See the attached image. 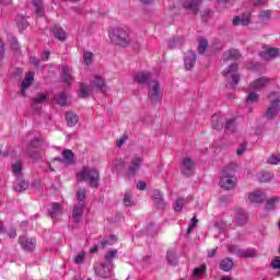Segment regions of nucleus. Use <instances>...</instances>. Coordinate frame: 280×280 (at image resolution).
I'll return each instance as SVG.
<instances>
[{"mask_svg": "<svg viewBox=\"0 0 280 280\" xmlns=\"http://www.w3.org/2000/svg\"><path fill=\"white\" fill-rule=\"evenodd\" d=\"M277 205H280V198L279 197H272L267 201L266 210L272 211Z\"/></svg>", "mask_w": 280, "mask_h": 280, "instance_id": "ea45409f", "label": "nucleus"}, {"mask_svg": "<svg viewBox=\"0 0 280 280\" xmlns=\"http://www.w3.org/2000/svg\"><path fill=\"white\" fill-rule=\"evenodd\" d=\"M83 62H85V65H91L93 62V52L91 51L83 52Z\"/></svg>", "mask_w": 280, "mask_h": 280, "instance_id": "603ef678", "label": "nucleus"}, {"mask_svg": "<svg viewBox=\"0 0 280 280\" xmlns=\"http://www.w3.org/2000/svg\"><path fill=\"white\" fill-rule=\"evenodd\" d=\"M62 156H63L65 163H68L69 165L75 162V154H73V151L69 149H66L62 151Z\"/></svg>", "mask_w": 280, "mask_h": 280, "instance_id": "473e14b6", "label": "nucleus"}, {"mask_svg": "<svg viewBox=\"0 0 280 280\" xmlns=\"http://www.w3.org/2000/svg\"><path fill=\"white\" fill-rule=\"evenodd\" d=\"M30 188V182L27 180H18L14 186L15 191H25V189Z\"/></svg>", "mask_w": 280, "mask_h": 280, "instance_id": "a19ab883", "label": "nucleus"}, {"mask_svg": "<svg viewBox=\"0 0 280 280\" xmlns=\"http://www.w3.org/2000/svg\"><path fill=\"white\" fill-rule=\"evenodd\" d=\"M147 185L145 182H139L137 184V189H140V191H143V189H145Z\"/></svg>", "mask_w": 280, "mask_h": 280, "instance_id": "0e129e2a", "label": "nucleus"}, {"mask_svg": "<svg viewBox=\"0 0 280 280\" xmlns=\"http://www.w3.org/2000/svg\"><path fill=\"white\" fill-rule=\"evenodd\" d=\"M191 224L188 226L187 233H191L195 229H196V224H198V219L196 217H194L191 219Z\"/></svg>", "mask_w": 280, "mask_h": 280, "instance_id": "052dcab7", "label": "nucleus"}, {"mask_svg": "<svg viewBox=\"0 0 280 280\" xmlns=\"http://www.w3.org/2000/svg\"><path fill=\"white\" fill-rule=\"evenodd\" d=\"M12 174L15 175L18 178H21L23 172V163L18 161L11 165Z\"/></svg>", "mask_w": 280, "mask_h": 280, "instance_id": "72a5a7b5", "label": "nucleus"}, {"mask_svg": "<svg viewBox=\"0 0 280 280\" xmlns=\"http://www.w3.org/2000/svg\"><path fill=\"white\" fill-rule=\"evenodd\" d=\"M250 202L259 203L266 200V195L261 190H255L249 195Z\"/></svg>", "mask_w": 280, "mask_h": 280, "instance_id": "a878e982", "label": "nucleus"}, {"mask_svg": "<svg viewBox=\"0 0 280 280\" xmlns=\"http://www.w3.org/2000/svg\"><path fill=\"white\" fill-rule=\"evenodd\" d=\"M270 104L266 112L267 119H276V117L279 116L280 113V100H279V93H272L270 96Z\"/></svg>", "mask_w": 280, "mask_h": 280, "instance_id": "39448f33", "label": "nucleus"}, {"mask_svg": "<svg viewBox=\"0 0 280 280\" xmlns=\"http://www.w3.org/2000/svg\"><path fill=\"white\" fill-rule=\"evenodd\" d=\"M268 165H279L280 164V154H272L267 159Z\"/></svg>", "mask_w": 280, "mask_h": 280, "instance_id": "a18cd8bd", "label": "nucleus"}, {"mask_svg": "<svg viewBox=\"0 0 280 280\" xmlns=\"http://www.w3.org/2000/svg\"><path fill=\"white\" fill-rule=\"evenodd\" d=\"M257 102H259V93L253 90H249V93L246 96L247 106H249V104H257Z\"/></svg>", "mask_w": 280, "mask_h": 280, "instance_id": "2f4dec72", "label": "nucleus"}, {"mask_svg": "<svg viewBox=\"0 0 280 280\" xmlns=\"http://www.w3.org/2000/svg\"><path fill=\"white\" fill-rule=\"evenodd\" d=\"M234 222L237 226H244L248 222V213L244 209H237L234 213Z\"/></svg>", "mask_w": 280, "mask_h": 280, "instance_id": "4468645a", "label": "nucleus"}, {"mask_svg": "<svg viewBox=\"0 0 280 280\" xmlns=\"http://www.w3.org/2000/svg\"><path fill=\"white\" fill-rule=\"evenodd\" d=\"M223 124H224V116H222V114H214L212 116L211 126L213 130H222V128H224Z\"/></svg>", "mask_w": 280, "mask_h": 280, "instance_id": "4be33fe9", "label": "nucleus"}, {"mask_svg": "<svg viewBox=\"0 0 280 280\" xmlns=\"http://www.w3.org/2000/svg\"><path fill=\"white\" fill-rule=\"evenodd\" d=\"M55 102L59 104V106H67V94L60 93L55 96Z\"/></svg>", "mask_w": 280, "mask_h": 280, "instance_id": "c03bdc74", "label": "nucleus"}, {"mask_svg": "<svg viewBox=\"0 0 280 280\" xmlns=\"http://www.w3.org/2000/svg\"><path fill=\"white\" fill-rule=\"evenodd\" d=\"M19 244L23 250H26V253H32V250L36 248V238L21 236L19 238Z\"/></svg>", "mask_w": 280, "mask_h": 280, "instance_id": "9b49d317", "label": "nucleus"}, {"mask_svg": "<svg viewBox=\"0 0 280 280\" xmlns=\"http://www.w3.org/2000/svg\"><path fill=\"white\" fill-rule=\"evenodd\" d=\"M152 81H154V79H152L150 72H139L133 78V82H137V84H150Z\"/></svg>", "mask_w": 280, "mask_h": 280, "instance_id": "f3484780", "label": "nucleus"}, {"mask_svg": "<svg viewBox=\"0 0 280 280\" xmlns=\"http://www.w3.org/2000/svg\"><path fill=\"white\" fill-rule=\"evenodd\" d=\"M52 34L57 40H67V33L62 27L54 26L52 27Z\"/></svg>", "mask_w": 280, "mask_h": 280, "instance_id": "7c9ffc66", "label": "nucleus"}, {"mask_svg": "<svg viewBox=\"0 0 280 280\" xmlns=\"http://www.w3.org/2000/svg\"><path fill=\"white\" fill-rule=\"evenodd\" d=\"M86 257V254H84V252L79 253L75 257H74V264H84V259Z\"/></svg>", "mask_w": 280, "mask_h": 280, "instance_id": "5fc2aeb1", "label": "nucleus"}, {"mask_svg": "<svg viewBox=\"0 0 280 280\" xmlns=\"http://www.w3.org/2000/svg\"><path fill=\"white\" fill-rule=\"evenodd\" d=\"M84 198H86V190L84 188H81L77 191L78 202H83L84 205Z\"/></svg>", "mask_w": 280, "mask_h": 280, "instance_id": "8fccbe9b", "label": "nucleus"}, {"mask_svg": "<svg viewBox=\"0 0 280 280\" xmlns=\"http://www.w3.org/2000/svg\"><path fill=\"white\" fill-rule=\"evenodd\" d=\"M186 202H187V200H185L183 198H178L173 206L174 211H176L177 213H180L183 211V207H185Z\"/></svg>", "mask_w": 280, "mask_h": 280, "instance_id": "79ce46f5", "label": "nucleus"}, {"mask_svg": "<svg viewBox=\"0 0 280 280\" xmlns=\"http://www.w3.org/2000/svg\"><path fill=\"white\" fill-rule=\"evenodd\" d=\"M268 84H270V79L262 77L249 83L248 91H257V93H259V91L265 89V86H268Z\"/></svg>", "mask_w": 280, "mask_h": 280, "instance_id": "f8f14e48", "label": "nucleus"}, {"mask_svg": "<svg viewBox=\"0 0 280 280\" xmlns=\"http://www.w3.org/2000/svg\"><path fill=\"white\" fill-rule=\"evenodd\" d=\"M42 60H44V62H47V60H49V51H44L43 52Z\"/></svg>", "mask_w": 280, "mask_h": 280, "instance_id": "338daca9", "label": "nucleus"}, {"mask_svg": "<svg viewBox=\"0 0 280 280\" xmlns=\"http://www.w3.org/2000/svg\"><path fill=\"white\" fill-rule=\"evenodd\" d=\"M166 260L167 264H170L171 266H176V264H178V259L176 258V252L174 249L167 252Z\"/></svg>", "mask_w": 280, "mask_h": 280, "instance_id": "58836bf2", "label": "nucleus"}, {"mask_svg": "<svg viewBox=\"0 0 280 280\" xmlns=\"http://www.w3.org/2000/svg\"><path fill=\"white\" fill-rule=\"evenodd\" d=\"M212 14L213 13L210 10L202 11L201 12L202 21H209V19H211Z\"/></svg>", "mask_w": 280, "mask_h": 280, "instance_id": "bf43d9fd", "label": "nucleus"}, {"mask_svg": "<svg viewBox=\"0 0 280 280\" xmlns=\"http://www.w3.org/2000/svg\"><path fill=\"white\" fill-rule=\"evenodd\" d=\"M113 266L106 262H102L100 266L95 267V273L102 279H108L113 277Z\"/></svg>", "mask_w": 280, "mask_h": 280, "instance_id": "6e6552de", "label": "nucleus"}, {"mask_svg": "<svg viewBox=\"0 0 280 280\" xmlns=\"http://www.w3.org/2000/svg\"><path fill=\"white\" fill-rule=\"evenodd\" d=\"M40 145V140L38 138H35L34 140L31 141L30 149L26 151V154L31 156V159H38L39 153L38 151H33L35 148H38Z\"/></svg>", "mask_w": 280, "mask_h": 280, "instance_id": "5701e85b", "label": "nucleus"}, {"mask_svg": "<svg viewBox=\"0 0 280 280\" xmlns=\"http://www.w3.org/2000/svg\"><path fill=\"white\" fill-rule=\"evenodd\" d=\"M143 163V159L140 156H135L131 160V163L128 167V175L133 176V174H137V171L141 168V165Z\"/></svg>", "mask_w": 280, "mask_h": 280, "instance_id": "a211bd4d", "label": "nucleus"}, {"mask_svg": "<svg viewBox=\"0 0 280 280\" xmlns=\"http://www.w3.org/2000/svg\"><path fill=\"white\" fill-rule=\"evenodd\" d=\"M208 45H209V42H207V39H201L198 45L199 54H205V51H207Z\"/></svg>", "mask_w": 280, "mask_h": 280, "instance_id": "3c124183", "label": "nucleus"}, {"mask_svg": "<svg viewBox=\"0 0 280 280\" xmlns=\"http://www.w3.org/2000/svg\"><path fill=\"white\" fill-rule=\"evenodd\" d=\"M128 141V135L124 133L122 137H120V139L117 141V147L121 148V145H124V143H126Z\"/></svg>", "mask_w": 280, "mask_h": 280, "instance_id": "680f3d73", "label": "nucleus"}, {"mask_svg": "<svg viewBox=\"0 0 280 280\" xmlns=\"http://www.w3.org/2000/svg\"><path fill=\"white\" fill-rule=\"evenodd\" d=\"M233 259L231 258H225L220 261L219 267L223 272H230V270H233Z\"/></svg>", "mask_w": 280, "mask_h": 280, "instance_id": "c756f323", "label": "nucleus"}, {"mask_svg": "<svg viewBox=\"0 0 280 280\" xmlns=\"http://www.w3.org/2000/svg\"><path fill=\"white\" fill-rule=\"evenodd\" d=\"M225 132H235V120L230 119L225 121Z\"/></svg>", "mask_w": 280, "mask_h": 280, "instance_id": "09e8293b", "label": "nucleus"}, {"mask_svg": "<svg viewBox=\"0 0 280 280\" xmlns=\"http://www.w3.org/2000/svg\"><path fill=\"white\" fill-rule=\"evenodd\" d=\"M195 166L196 163L191 158H184L182 162V174H184V176H191Z\"/></svg>", "mask_w": 280, "mask_h": 280, "instance_id": "ddd939ff", "label": "nucleus"}, {"mask_svg": "<svg viewBox=\"0 0 280 280\" xmlns=\"http://www.w3.org/2000/svg\"><path fill=\"white\" fill-rule=\"evenodd\" d=\"M236 183L237 177H235V167L230 164L223 168L219 185L222 189L229 190L233 189Z\"/></svg>", "mask_w": 280, "mask_h": 280, "instance_id": "20e7f679", "label": "nucleus"}, {"mask_svg": "<svg viewBox=\"0 0 280 280\" xmlns=\"http://www.w3.org/2000/svg\"><path fill=\"white\" fill-rule=\"evenodd\" d=\"M104 259H105V264H107L108 266L115 267V265H113V259H119V252H117V249H108L105 253Z\"/></svg>", "mask_w": 280, "mask_h": 280, "instance_id": "b1692460", "label": "nucleus"}, {"mask_svg": "<svg viewBox=\"0 0 280 280\" xmlns=\"http://www.w3.org/2000/svg\"><path fill=\"white\" fill-rule=\"evenodd\" d=\"M47 95L45 94H37L34 98L35 104H45L47 102Z\"/></svg>", "mask_w": 280, "mask_h": 280, "instance_id": "864d4df0", "label": "nucleus"}, {"mask_svg": "<svg viewBox=\"0 0 280 280\" xmlns=\"http://www.w3.org/2000/svg\"><path fill=\"white\" fill-rule=\"evenodd\" d=\"M115 244H117V236L115 235L107 236L101 241V246L103 248H106V246H113Z\"/></svg>", "mask_w": 280, "mask_h": 280, "instance_id": "f704fd0d", "label": "nucleus"}, {"mask_svg": "<svg viewBox=\"0 0 280 280\" xmlns=\"http://www.w3.org/2000/svg\"><path fill=\"white\" fill-rule=\"evenodd\" d=\"M49 215L51 220H58V218L62 215V208L60 207V203H52V208L49 210Z\"/></svg>", "mask_w": 280, "mask_h": 280, "instance_id": "c85d7f7f", "label": "nucleus"}, {"mask_svg": "<svg viewBox=\"0 0 280 280\" xmlns=\"http://www.w3.org/2000/svg\"><path fill=\"white\" fill-rule=\"evenodd\" d=\"M270 19H272V12H270V10L260 11L258 14L259 23H266L270 21Z\"/></svg>", "mask_w": 280, "mask_h": 280, "instance_id": "c9c22d12", "label": "nucleus"}, {"mask_svg": "<svg viewBox=\"0 0 280 280\" xmlns=\"http://www.w3.org/2000/svg\"><path fill=\"white\" fill-rule=\"evenodd\" d=\"M60 78L66 84H71L73 82V70L69 66H62Z\"/></svg>", "mask_w": 280, "mask_h": 280, "instance_id": "2eb2a0df", "label": "nucleus"}, {"mask_svg": "<svg viewBox=\"0 0 280 280\" xmlns=\"http://www.w3.org/2000/svg\"><path fill=\"white\" fill-rule=\"evenodd\" d=\"M124 205L125 207H132V205H135V200H132V192L130 190L125 192Z\"/></svg>", "mask_w": 280, "mask_h": 280, "instance_id": "37998d69", "label": "nucleus"}, {"mask_svg": "<svg viewBox=\"0 0 280 280\" xmlns=\"http://www.w3.org/2000/svg\"><path fill=\"white\" fill-rule=\"evenodd\" d=\"M182 3L188 14H198L202 0H182Z\"/></svg>", "mask_w": 280, "mask_h": 280, "instance_id": "1a4fd4ad", "label": "nucleus"}, {"mask_svg": "<svg viewBox=\"0 0 280 280\" xmlns=\"http://www.w3.org/2000/svg\"><path fill=\"white\" fill-rule=\"evenodd\" d=\"M79 180L88 183L90 187H98L100 185V172L97 168L91 166H83V168L77 173Z\"/></svg>", "mask_w": 280, "mask_h": 280, "instance_id": "7ed1b4c3", "label": "nucleus"}, {"mask_svg": "<svg viewBox=\"0 0 280 280\" xmlns=\"http://www.w3.org/2000/svg\"><path fill=\"white\" fill-rule=\"evenodd\" d=\"M260 58L262 60H272L280 56V49L279 48H267L266 50L261 51L259 54Z\"/></svg>", "mask_w": 280, "mask_h": 280, "instance_id": "6ab92c4d", "label": "nucleus"}, {"mask_svg": "<svg viewBox=\"0 0 280 280\" xmlns=\"http://www.w3.org/2000/svg\"><path fill=\"white\" fill-rule=\"evenodd\" d=\"M108 36L114 45H119L120 47H128V45H135L137 43V36L125 27L110 28Z\"/></svg>", "mask_w": 280, "mask_h": 280, "instance_id": "f257e3e1", "label": "nucleus"}, {"mask_svg": "<svg viewBox=\"0 0 280 280\" xmlns=\"http://www.w3.org/2000/svg\"><path fill=\"white\" fill-rule=\"evenodd\" d=\"M91 91H101V93H106V82L101 75L94 74L90 79V88L86 84L81 83L80 85V97H89Z\"/></svg>", "mask_w": 280, "mask_h": 280, "instance_id": "f03ea898", "label": "nucleus"}, {"mask_svg": "<svg viewBox=\"0 0 280 280\" xmlns=\"http://www.w3.org/2000/svg\"><path fill=\"white\" fill-rule=\"evenodd\" d=\"M250 23V12L243 13L242 16L236 15L233 18L232 25L235 27L243 25L246 26Z\"/></svg>", "mask_w": 280, "mask_h": 280, "instance_id": "dca6fc26", "label": "nucleus"}, {"mask_svg": "<svg viewBox=\"0 0 280 280\" xmlns=\"http://www.w3.org/2000/svg\"><path fill=\"white\" fill-rule=\"evenodd\" d=\"M34 5L36 8L37 16H43V4H40V0H34Z\"/></svg>", "mask_w": 280, "mask_h": 280, "instance_id": "6e6d98bb", "label": "nucleus"}, {"mask_svg": "<svg viewBox=\"0 0 280 280\" xmlns=\"http://www.w3.org/2000/svg\"><path fill=\"white\" fill-rule=\"evenodd\" d=\"M124 167V160H116L112 163L113 172H119Z\"/></svg>", "mask_w": 280, "mask_h": 280, "instance_id": "de8ad7c7", "label": "nucleus"}, {"mask_svg": "<svg viewBox=\"0 0 280 280\" xmlns=\"http://www.w3.org/2000/svg\"><path fill=\"white\" fill-rule=\"evenodd\" d=\"M148 97L150 102L153 103L161 102V100H163V92L161 91V83H159V81H150Z\"/></svg>", "mask_w": 280, "mask_h": 280, "instance_id": "423d86ee", "label": "nucleus"}, {"mask_svg": "<svg viewBox=\"0 0 280 280\" xmlns=\"http://www.w3.org/2000/svg\"><path fill=\"white\" fill-rule=\"evenodd\" d=\"M30 61L32 62V65H34L35 67H38L40 60H38V58L36 57H31Z\"/></svg>", "mask_w": 280, "mask_h": 280, "instance_id": "69168bd1", "label": "nucleus"}, {"mask_svg": "<svg viewBox=\"0 0 280 280\" xmlns=\"http://www.w3.org/2000/svg\"><path fill=\"white\" fill-rule=\"evenodd\" d=\"M224 78H231L234 86L240 84V73H237V63L231 65L226 70L223 71Z\"/></svg>", "mask_w": 280, "mask_h": 280, "instance_id": "9d476101", "label": "nucleus"}, {"mask_svg": "<svg viewBox=\"0 0 280 280\" xmlns=\"http://www.w3.org/2000/svg\"><path fill=\"white\" fill-rule=\"evenodd\" d=\"M34 82V72H28L24 80L22 81V95H25V91H27L28 86H32Z\"/></svg>", "mask_w": 280, "mask_h": 280, "instance_id": "bb28decb", "label": "nucleus"}, {"mask_svg": "<svg viewBox=\"0 0 280 280\" xmlns=\"http://www.w3.org/2000/svg\"><path fill=\"white\" fill-rule=\"evenodd\" d=\"M218 3L219 5H222V8H229L231 0H219Z\"/></svg>", "mask_w": 280, "mask_h": 280, "instance_id": "e2e57ef3", "label": "nucleus"}, {"mask_svg": "<svg viewBox=\"0 0 280 280\" xmlns=\"http://www.w3.org/2000/svg\"><path fill=\"white\" fill-rule=\"evenodd\" d=\"M215 253H218V247L210 249L208 252V257H215Z\"/></svg>", "mask_w": 280, "mask_h": 280, "instance_id": "774afa93", "label": "nucleus"}, {"mask_svg": "<svg viewBox=\"0 0 280 280\" xmlns=\"http://www.w3.org/2000/svg\"><path fill=\"white\" fill-rule=\"evenodd\" d=\"M152 200L159 207V209H163L165 207V201H163V195L161 194V190H153Z\"/></svg>", "mask_w": 280, "mask_h": 280, "instance_id": "393cba45", "label": "nucleus"}, {"mask_svg": "<svg viewBox=\"0 0 280 280\" xmlns=\"http://www.w3.org/2000/svg\"><path fill=\"white\" fill-rule=\"evenodd\" d=\"M205 270H207V265H201L200 267L195 268L192 271V277H202V275H205Z\"/></svg>", "mask_w": 280, "mask_h": 280, "instance_id": "49530a36", "label": "nucleus"}, {"mask_svg": "<svg viewBox=\"0 0 280 280\" xmlns=\"http://www.w3.org/2000/svg\"><path fill=\"white\" fill-rule=\"evenodd\" d=\"M228 252L232 255H237L238 257H255L257 255V250L249 248V249H240L237 246L230 245L228 246Z\"/></svg>", "mask_w": 280, "mask_h": 280, "instance_id": "0eeeda50", "label": "nucleus"}, {"mask_svg": "<svg viewBox=\"0 0 280 280\" xmlns=\"http://www.w3.org/2000/svg\"><path fill=\"white\" fill-rule=\"evenodd\" d=\"M240 50L237 49H229L225 52H223V60L224 62H228V60H237L240 58Z\"/></svg>", "mask_w": 280, "mask_h": 280, "instance_id": "cd10ccee", "label": "nucleus"}, {"mask_svg": "<svg viewBox=\"0 0 280 280\" xmlns=\"http://www.w3.org/2000/svg\"><path fill=\"white\" fill-rule=\"evenodd\" d=\"M246 142H243L240 144V147L236 150V155L237 156H242V154H244V152H246Z\"/></svg>", "mask_w": 280, "mask_h": 280, "instance_id": "13d9d810", "label": "nucleus"}, {"mask_svg": "<svg viewBox=\"0 0 280 280\" xmlns=\"http://www.w3.org/2000/svg\"><path fill=\"white\" fill-rule=\"evenodd\" d=\"M66 121H68V126H75V124H78V114H74L73 112H67Z\"/></svg>", "mask_w": 280, "mask_h": 280, "instance_id": "e433bc0d", "label": "nucleus"}, {"mask_svg": "<svg viewBox=\"0 0 280 280\" xmlns=\"http://www.w3.org/2000/svg\"><path fill=\"white\" fill-rule=\"evenodd\" d=\"M270 178H272V176L270 175V173H262L259 177L258 180L260 183H268V180H270Z\"/></svg>", "mask_w": 280, "mask_h": 280, "instance_id": "4d7b16f0", "label": "nucleus"}, {"mask_svg": "<svg viewBox=\"0 0 280 280\" xmlns=\"http://www.w3.org/2000/svg\"><path fill=\"white\" fill-rule=\"evenodd\" d=\"M16 25L20 30H27L30 23H27V19L23 15H18L16 19Z\"/></svg>", "mask_w": 280, "mask_h": 280, "instance_id": "4c0bfd02", "label": "nucleus"}, {"mask_svg": "<svg viewBox=\"0 0 280 280\" xmlns=\"http://www.w3.org/2000/svg\"><path fill=\"white\" fill-rule=\"evenodd\" d=\"M185 69L191 71L196 65V52L189 50L184 58Z\"/></svg>", "mask_w": 280, "mask_h": 280, "instance_id": "aec40b11", "label": "nucleus"}, {"mask_svg": "<svg viewBox=\"0 0 280 280\" xmlns=\"http://www.w3.org/2000/svg\"><path fill=\"white\" fill-rule=\"evenodd\" d=\"M82 215H84V202H78L74 205V208L72 210V218L75 224L80 222V218H82Z\"/></svg>", "mask_w": 280, "mask_h": 280, "instance_id": "412c9836", "label": "nucleus"}]
</instances>
